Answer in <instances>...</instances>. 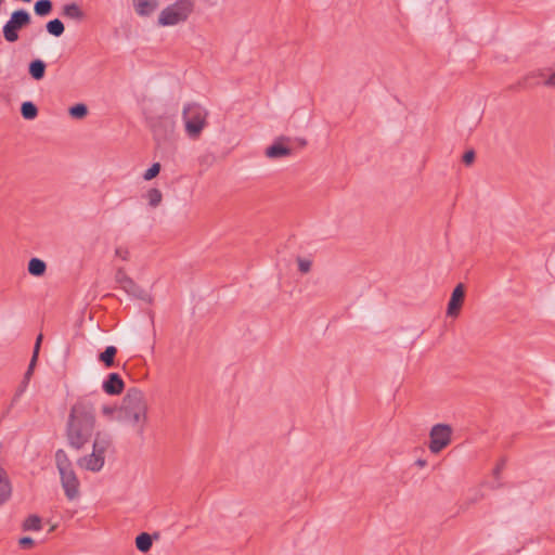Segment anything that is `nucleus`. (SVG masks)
Listing matches in <instances>:
<instances>
[{"mask_svg":"<svg viewBox=\"0 0 555 555\" xmlns=\"http://www.w3.org/2000/svg\"><path fill=\"white\" fill-rule=\"evenodd\" d=\"M21 113L25 119H34L38 114V109L31 102H24Z\"/></svg>","mask_w":555,"mask_h":555,"instance_id":"b1692460","label":"nucleus"},{"mask_svg":"<svg viewBox=\"0 0 555 555\" xmlns=\"http://www.w3.org/2000/svg\"><path fill=\"white\" fill-rule=\"evenodd\" d=\"M208 112L197 103H189L183 108V120L189 137L198 138L207 125Z\"/></svg>","mask_w":555,"mask_h":555,"instance_id":"423d86ee","label":"nucleus"},{"mask_svg":"<svg viewBox=\"0 0 555 555\" xmlns=\"http://www.w3.org/2000/svg\"><path fill=\"white\" fill-rule=\"evenodd\" d=\"M18 544L22 548H31L34 546V540L29 537H24L18 540Z\"/></svg>","mask_w":555,"mask_h":555,"instance_id":"7c9ffc66","label":"nucleus"},{"mask_svg":"<svg viewBox=\"0 0 555 555\" xmlns=\"http://www.w3.org/2000/svg\"><path fill=\"white\" fill-rule=\"evenodd\" d=\"M115 256H116V258L120 259L121 261H128L130 258V250L125 245L117 246L115 248Z\"/></svg>","mask_w":555,"mask_h":555,"instance_id":"cd10ccee","label":"nucleus"},{"mask_svg":"<svg viewBox=\"0 0 555 555\" xmlns=\"http://www.w3.org/2000/svg\"><path fill=\"white\" fill-rule=\"evenodd\" d=\"M44 70L46 64L40 60L33 61L29 65V73L31 77L36 80H40L41 78H43Z\"/></svg>","mask_w":555,"mask_h":555,"instance_id":"a211bd4d","label":"nucleus"},{"mask_svg":"<svg viewBox=\"0 0 555 555\" xmlns=\"http://www.w3.org/2000/svg\"><path fill=\"white\" fill-rule=\"evenodd\" d=\"M530 77L541 78L542 83L544 86L555 89V70L551 74H546L544 70L539 69V70L532 73L530 76H528L527 79H529Z\"/></svg>","mask_w":555,"mask_h":555,"instance_id":"f3484780","label":"nucleus"},{"mask_svg":"<svg viewBox=\"0 0 555 555\" xmlns=\"http://www.w3.org/2000/svg\"><path fill=\"white\" fill-rule=\"evenodd\" d=\"M452 428L446 424L433 426L429 433V450L431 453H439L451 442Z\"/></svg>","mask_w":555,"mask_h":555,"instance_id":"0eeeda50","label":"nucleus"},{"mask_svg":"<svg viewBox=\"0 0 555 555\" xmlns=\"http://www.w3.org/2000/svg\"><path fill=\"white\" fill-rule=\"evenodd\" d=\"M52 3L50 0H39L35 4V12L37 15L43 16L50 13Z\"/></svg>","mask_w":555,"mask_h":555,"instance_id":"393cba45","label":"nucleus"},{"mask_svg":"<svg viewBox=\"0 0 555 555\" xmlns=\"http://www.w3.org/2000/svg\"><path fill=\"white\" fill-rule=\"evenodd\" d=\"M298 270L301 273H308L311 270L312 261L308 258L297 259Z\"/></svg>","mask_w":555,"mask_h":555,"instance_id":"c85d7f7f","label":"nucleus"},{"mask_svg":"<svg viewBox=\"0 0 555 555\" xmlns=\"http://www.w3.org/2000/svg\"><path fill=\"white\" fill-rule=\"evenodd\" d=\"M116 353H117L116 347L108 346L100 354V360L105 364L106 367H111L114 365V358H115Z\"/></svg>","mask_w":555,"mask_h":555,"instance_id":"aec40b11","label":"nucleus"},{"mask_svg":"<svg viewBox=\"0 0 555 555\" xmlns=\"http://www.w3.org/2000/svg\"><path fill=\"white\" fill-rule=\"evenodd\" d=\"M116 282L127 293H133L135 288L134 282L126 274L125 270L118 269L115 275Z\"/></svg>","mask_w":555,"mask_h":555,"instance_id":"4468645a","label":"nucleus"},{"mask_svg":"<svg viewBox=\"0 0 555 555\" xmlns=\"http://www.w3.org/2000/svg\"><path fill=\"white\" fill-rule=\"evenodd\" d=\"M23 529L39 531L41 529V519L36 515L28 516L23 524Z\"/></svg>","mask_w":555,"mask_h":555,"instance_id":"412c9836","label":"nucleus"},{"mask_svg":"<svg viewBox=\"0 0 555 555\" xmlns=\"http://www.w3.org/2000/svg\"><path fill=\"white\" fill-rule=\"evenodd\" d=\"M55 465L60 475L61 486L65 496L69 501L77 500L80 496V481L73 467L72 460L68 454L59 449L55 452Z\"/></svg>","mask_w":555,"mask_h":555,"instance_id":"20e7f679","label":"nucleus"},{"mask_svg":"<svg viewBox=\"0 0 555 555\" xmlns=\"http://www.w3.org/2000/svg\"><path fill=\"white\" fill-rule=\"evenodd\" d=\"M96 410V402L89 396L79 397L70 405L65 424L69 447L80 450L94 437Z\"/></svg>","mask_w":555,"mask_h":555,"instance_id":"f03ea898","label":"nucleus"},{"mask_svg":"<svg viewBox=\"0 0 555 555\" xmlns=\"http://www.w3.org/2000/svg\"><path fill=\"white\" fill-rule=\"evenodd\" d=\"M416 465L418 467H425L427 465V462L425 460H417Z\"/></svg>","mask_w":555,"mask_h":555,"instance_id":"473e14b6","label":"nucleus"},{"mask_svg":"<svg viewBox=\"0 0 555 555\" xmlns=\"http://www.w3.org/2000/svg\"><path fill=\"white\" fill-rule=\"evenodd\" d=\"M289 144L291 138L279 137L269 147H267L266 156L272 159L287 157L292 154Z\"/></svg>","mask_w":555,"mask_h":555,"instance_id":"1a4fd4ad","label":"nucleus"},{"mask_svg":"<svg viewBox=\"0 0 555 555\" xmlns=\"http://www.w3.org/2000/svg\"><path fill=\"white\" fill-rule=\"evenodd\" d=\"M465 299V286L460 283L455 286L451 294V298L447 308V315L451 318H457L461 313Z\"/></svg>","mask_w":555,"mask_h":555,"instance_id":"9d476101","label":"nucleus"},{"mask_svg":"<svg viewBox=\"0 0 555 555\" xmlns=\"http://www.w3.org/2000/svg\"><path fill=\"white\" fill-rule=\"evenodd\" d=\"M474 159H475V153L473 151H467L463 155V162L466 165L473 164Z\"/></svg>","mask_w":555,"mask_h":555,"instance_id":"2f4dec72","label":"nucleus"},{"mask_svg":"<svg viewBox=\"0 0 555 555\" xmlns=\"http://www.w3.org/2000/svg\"><path fill=\"white\" fill-rule=\"evenodd\" d=\"M102 387L107 395L117 396L124 391L125 384L117 373H111Z\"/></svg>","mask_w":555,"mask_h":555,"instance_id":"9b49d317","label":"nucleus"},{"mask_svg":"<svg viewBox=\"0 0 555 555\" xmlns=\"http://www.w3.org/2000/svg\"><path fill=\"white\" fill-rule=\"evenodd\" d=\"M30 21L29 14L24 10H18L12 13L10 21L3 27L4 38L9 42H14L18 39L17 30L26 26Z\"/></svg>","mask_w":555,"mask_h":555,"instance_id":"6e6552de","label":"nucleus"},{"mask_svg":"<svg viewBox=\"0 0 555 555\" xmlns=\"http://www.w3.org/2000/svg\"><path fill=\"white\" fill-rule=\"evenodd\" d=\"M12 495V485L4 468L0 466V505L5 503Z\"/></svg>","mask_w":555,"mask_h":555,"instance_id":"f8f14e48","label":"nucleus"},{"mask_svg":"<svg viewBox=\"0 0 555 555\" xmlns=\"http://www.w3.org/2000/svg\"><path fill=\"white\" fill-rule=\"evenodd\" d=\"M88 114V108L85 104H76L69 108V115L75 119H81Z\"/></svg>","mask_w":555,"mask_h":555,"instance_id":"a878e982","label":"nucleus"},{"mask_svg":"<svg viewBox=\"0 0 555 555\" xmlns=\"http://www.w3.org/2000/svg\"><path fill=\"white\" fill-rule=\"evenodd\" d=\"M160 171V164H153L143 175L144 180L150 181L158 176Z\"/></svg>","mask_w":555,"mask_h":555,"instance_id":"bb28decb","label":"nucleus"},{"mask_svg":"<svg viewBox=\"0 0 555 555\" xmlns=\"http://www.w3.org/2000/svg\"><path fill=\"white\" fill-rule=\"evenodd\" d=\"M135 546L139 551L145 553L152 547V539L149 533H141L135 538Z\"/></svg>","mask_w":555,"mask_h":555,"instance_id":"6ab92c4d","label":"nucleus"},{"mask_svg":"<svg viewBox=\"0 0 555 555\" xmlns=\"http://www.w3.org/2000/svg\"><path fill=\"white\" fill-rule=\"evenodd\" d=\"M28 272L34 276H42L46 273L47 264L39 258H31L28 262Z\"/></svg>","mask_w":555,"mask_h":555,"instance_id":"2eb2a0df","label":"nucleus"},{"mask_svg":"<svg viewBox=\"0 0 555 555\" xmlns=\"http://www.w3.org/2000/svg\"><path fill=\"white\" fill-rule=\"evenodd\" d=\"M47 30L51 35L60 37L64 33V25L60 20L55 18L47 24Z\"/></svg>","mask_w":555,"mask_h":555,"instance_id":"5701e85b","label":"nucleus"},{"mask_svg":"<svg viewBox=\"0 0 555 555\" xmlns=\"http://www.w3.org/2000/svg\"><path fill=\"white\" fill-rule=\"evenodd\" d=\"M113 448V440L107 433L98 431L92 440L91 452L80 456L77 460V465L80 469L99 473L105 465L107 453Z\"/></svg>","mask_w":555,"mask_h":555,"instance_id":"7ed1b4c3","label":"nucleus"},{"mask_svg":"<svg viewBox=\"0 0 555 555\" xmlns=\"http://www.w3.org/2000/svg\"><path fill=\"white\" fill-rule=\"evenodd\" d=\"M41 340H42V335L40 334V335L37 337V339H36V345H35L34 354H33V358H31V361H30V364H29V369H30V370H34V366H35V364H36V361H37V357H38V352H39V348H40Z\"/></svg>","mask_w":555,"mask_h":555,"instance_id":"c756f323","label":"nucleus"},{"mask_svg":"<svg viewBox=\"0 0 555 555\" xmlns=\"http://www.w3.org/2000/svg\"><path fill=\"white\" fill-rule=\"evenodd\" d=\"M145 197L152 207H157L162 203L163 194L158 189H151Z\"/></svg>","mask_w":555,"mask_h":555,"instance_id":"4be33fe9","label":"nucleus"},{"mask_svg":"<svg viewBox=\"0 0 555 555\" xmlns=\"http://www.w3.org/2000/svg\"><path fill=\"white\" fill-rule=\"evenodd\" d=\"M31 373H33V370H30V369L28 367L27 373H26V377H29V376L31 375Z\"/></svg>","mask_w":555,"mask_h":555,"instance_id":"72a5a7b5","label":"nucleus"},{"mask_svg":"<svg viewBox=\"0 0 555 555\" xmlns=\"http://www.w3.org/2000/svg\"><path fill=\"white\" fill-rule=\"evenodd\" d=\"M135 12L140 16L151 15L158 7L157 0H132Z\"/></svg>","mask_w":555,"mask_h":555,"instance_id":"ddd939ff","label":"nucleus"},{"mask_svg":"<svg viewBox=\"0 0 555 555\" xmlns=\"http://www.w3.org/2000/svg\"><path fill=\"white\" fill-rule=\"evenodd\" d=\"M63 15L72 20H82L83 12L76 3H67L63 7Z\"/></svg>","mask_w":555,"mask_h":555,"instance_id":"dca6fc26","label":"nucleus"},{"mask_svg":"<svg viewBox=\"0 0 555 555\" xmlns=\"http://www.w3.org/2000/svg\"><path fill=\"white\" fill-rule=\"evenodd\" d=\"M100 413L108 422L117 416L134 436L141 439L149 425L147 400L145 395L135 388L127 391L119 406L112 403L102 404Z\"/></svg>","mask_w":555,"mask_h":555,"instance_id":"f257e3e1","label":"nucleus"},{"mask_svg":"<svg viewBox=\"0 0 555 555\" xmlns=\"http://www.w3.org/2000/svg\"><path fill=\"white\" fill-rule=\"evenodd\" d=\"M195 10V0H176L158 14L157 24L162 27H175L189 21Z\"/></svg>","mask_w":555,"mask_h":555,"instance_id":"39448f33","label":"nucleus"}]
</instances>
